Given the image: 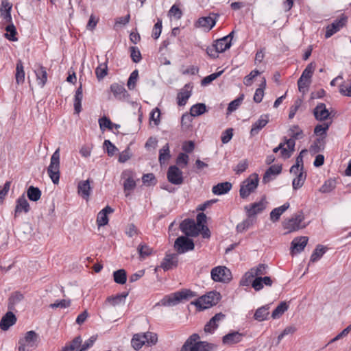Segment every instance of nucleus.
Masks as SVG:
<instances>
[{"label": "nucleus", "instance_id": "nucleus-1", "mask_svg": "<svg viewBox=\"0 0 351 351\" xmlns=\"http://www.w3.org/2000/svg\"><path fill=\"white\" fill-rule=\"evenodd\" d=\"M198 334L191 335L182 346L180 351H211L213 345L206 341H199Z\"/></svg>", "mask_w": 351, "mask_h": 351}, {"label": "nucleus", "instance_id": "nucleus-2", "mask_svg": "<svg viewBox=\"0 0 351 351\" xmlns=\"http://www.w3.org/2000/svg\"><path fill=\"white\" fill-rule=\"evenodd\" d=\"M197 295L190 289H182L165 296L160 302L162 306H172L178 304L183 300H189Z\"/></svg>", "mask_w": 351, "mask_h": 351}, {"label": "nucleus", "instance_id": "nucleus-3", "mask_svg": "<svg viewBox=\"0 0 351 351\" xmlns=\"http://www.w3.org/2000/svg\"><path fill=\"white\" fill-rule=\"evenodd\" d=\"M304 215L302 211L293 214L291 218L286 219L282 223L284 229L287 230V233L298 231L306 227L307 224L304 222Z\"/></svg>", "mask_w": 351, "mask_h": 351}, {"label": "nucleus", "instance_id": "nucleus-4", "mask_svg": "<svg viewBox=\"0 0 351 351\" xmlns=\"http://www.w3.org/2000/svg\"><path fill=\"white\" fill-rule=\"evenodd\" d=\"M47 173L53 184H57L60 180V152L56 149L51 157L50 164L47 168Z\"/></svg>", "mask_w": 351, "mask_h": 351}, {"label": "nucleus", "instance_id": "nucleus-5", "mask_svg": "<svg viewBox=\"0 0 351 351\" xmlns=\"http://www.w3.org/2000/svg\"><path fill=\"white\" fill-rule=\"evenodd\" d=\"M258 180V175L254 173L242 182L239 190L240 197L243 199L247 198L257 188Z\"/></svg>", "mask_w": 351, "mask_h": 351}, {"label": "nucleus", "instance_id": "nucleus-6", "mask_svg": "<svg viewBox=\"0 0 351 351\" xmlns=\"http://www.w3.org/2000/svg\"><path fill=\"white\" fill-rule=\"evenodd\" d=\"M38 336L33 330L28 331L24 338L19 341V351H30L37 347Z\"/></svg>", "mask_w": 351, "mask_h": 351}, {"label": "nucleus", "instance_id": "nucleus-7", "mask_svg": "<svg viewBox=\"0 0 351 351\" xmlns=\"http://www.w3.org/2000/svg\"><path fill=\"white\" fill-rule=\"evenodd\" d=\"M220 300V294L216 291L209 292L207 295L198 298L195 302H192L199 309H206L215 305Z\"/></svg>", "mask_w": 351, "mask_h": 351}, {"label": "nucleus", "instance_id": "nucleus-8", "mask_svg": "<svg viewBox=\"0 0 351 351\" xmlns=\"http://www.w3.org/2000/svg\"><path fill=\"white\" fill-rule=\"evenodd\" d=\"M211 278L215 282H228L232 279L230 270L225 266H217L212 269Z\"/></svg>", "mask_w": 351, "mask_h": 351}, {"label": "nucleus", "instance_id": "nucleus-9", "mask_svg": "<svg viewBox=\"0 0 351 351\" xmlns=\"http://www.w3.org/2000/svg\"><path fill=\"white\" fill-rule=\"evenodd\" d=\"M174 247L178 254H184L186 252L193 250L195 245L192 239L184 236H181L176 239Z\"/></svg>", "mask_w": 351, "mask_h": 351}, {"label": "nucleus", "instance_id": "nucleus-10", "mask_svg": "<svg viewBox=\"0 0 351 351\" xmlns=\"http://www.w3.org/2000/svg\"><path fill=\"white\" fill-rule=\"evenodd\" d=\"M218 16L217 14L210 13L208 16L200 17L195 23V26L209 32L215 25Z\"/></svg>", "mask_w": 351, "mask_h": 351}, {"label": "nucleus", "instance_id": "nucleus-11", "mask_svg": "<svg viewBox=\"0 0 351 351\" xmlns=\"http://www.w3.org/2000/svg\"><path fill=\"white\" fill-rule=\"evenodd\" d=\"M181 231L189 237H196L199 234L200 229L197 227L193 219H186L180 225Z\"/></svg>", "mask_w": 351, "mask_h": 351}, {"label": "nucleus", "instance_id": "nucleus-12", "mask_svg": "<svg viewBox=\"0 0 351 351\" xmlns=\"http://www.w3.org/2000/svg\"><path fill=\"white\" fill-rule=\"evenodd\" d=\"M265 197H263L258 202H255L245 206L247 216L249 218H254L257 214L263 211L266 208Z\"/></svg>", "mask_w": 351, "mask_h": 351}, {"label": "nucleus", "instance_id": "nucleus-13", "mask_svg": "<svg viewBox=\"0 0 351 351\" xmlns=\"http://www.w3.org/2000/svg\"><path fill=\"white\" fill-rule=\"evenodd\" d=\"M167 179L171 184L180 185L184 180L182 171L176 165L170 166L167 171Z\"/></svg>", "mask_w": 351, "mask_h": 351}, {"label": "nucleus", "instance_id": "nucleus-14", "mask_svg": "<svg viewBox=\"0 0 351 351\" xmlns=\"http://www.w3.org/2000/svg\"><path fill=\"white\" fill-rule=\"evenodd\" d=\"M347 18L342 16L340 19L335 20L330 25L326 27L325 33L326 38L331 37L333 34L339 32L343 26L346 25Z\"/></svg>", "mask_w": 351, "mask_h": 351}, {"label": "nucleus", "instance_id": "nucleus-15", "mask_svg": "<svg viewBox=\"0 0 351 351\" xmlns=\"http://www.w3.org/2000/svg\"><path fill=\"white\" fill-rule=\"evenodd\" d=\"M308 239L307 237H295L291 243V254L294 255L302 252L307 245Z\"/></svg>", "mask_w": 351, "mask_h": 351}, {"label": "nucleus", "instance_id": "nucleus-16", "mask_svg": "<svg viewBox=\"0 0 351 351\" xmlns=\"http://www.w3.org/2000/svg\"><path fill=\"white\" fill-rule=\"evenodd\" d=\"M244 337L243 333L238 331H233L224 335L222 338V343L225 346H231L241 342Z\"/></svg>", "mask_w": 351, "mask_h": 351}, {"label": "nucleus", "instance_id": "nucleus-17", "mask_svg": "<svg viewBox=\"0 0 351 351\" xmlns=\"http://www.w3.org/2000/svg\"><path fill=\"white\" fill-rule=\"evenodd\" d=\"M178 258L176 254H166L163 261L160 264V267L164 271H168L178 265Z\"/></svg>", "mask_w": 351, "mask_h": 351}, {"label": "nucleus", "instance_id": "nucleus-18", "mask_svg": "<svg viewBox=\"0 0 351 351\" xmlns=\"http://www.w3.org/2000/svg\"><path fill=\"white\" fill-rule=\"evenodd\" d=\"M30 210V206L24 195L19 197L16 202L14 217H17L21 213H27Z\"/></svg>", "mask_w": 351, "mask_h": 351}, {"label": "nucleus", "instance_id": "nucleus-19", "mask_svg": "<svg viewBox=\"0 0 351 351\" xmlns=\"http://www.w3.org/2000/svg\"><path fill=\"white\" fill-rule=\"evenodd\" d=\"M110 90L114 97L120 101L126 100L130 96L124 86L117 83L111 84Z\"/></svg>", "mask_w": 351, "mask_h": 351}, {"label": "nucleus", "instance_id": "nucleus-20", "mask_svg": "<svg viewBox=\"0 0 351 351\" xmlns=\"http://www.w3.org/2000/svg\"><path fill=\"white\" fill-rule=\"evenodd\" d=\"M269 117L268 114H262L259 119L252 124L250 130L252 136H256L268 123Z\"/></svg>", "mask_w": 351, "mask_h": 351}, {"label": "nucleus", "instance_id": "nucleus-21", "mask_svg": "<svg viewBox=\"0 0 351 351\" xmlns=\"http://www.w3.org/2000/svg\"><path fill=\"white\" fill-rule=\"evenodd\" d=\"M121 176L125 178L123 182V189L125 193V195H129L128 191H132L136 187V182L134 180L132 172L130 171H125L122 173Z\"/></svg>", "mask_w": 351, "mask_h": 351}, {"label": "nucleus", "instance_id": "nucleus-22", "mask_svg": "<svg viewBox=\"0 0 351 351\" xmlns=\"http://www.w3.org/2000/svg\"><path fill=\"white\" fill-rule=\"evenodd\" d=\"M282 171V165H271L265 173L263 178V182L266 184L274 180L276 176L279 175Z\"/></svg>", "mask_w": 351, "mask_h": 351}, {"label": "nucleus", "instance_id": "nucleus-23", "mask_svg": "<svg viewBox=\"0 0 351 351\" xmlns=\"http://www.w3.org/2000/svg\"><path fill=\"white\" fill-rule=\"evenodd\" d=\"M191 88L192 86L190 84H186L184 88L181 89L177 96L178 106H182L186 104L187 100L191 95Z\"/></svg>", "mask_w": 351, "mask_h": 351}, {"label": "nucleus", "instance_id": "nucleus-24", "mask_svg": "<svg viewBox=\"0 0 351 351\" xmlns=\"http://www.w3.org/2000/svg\"><path fill=\"white\" fill-rule=\"evenodd\" d=\"M16 322V317L14 313L10 311L1 318L0 322V328L2 330H7L10 326L14 325Z\"/></svg>", "mask_w": 351, "mask_h": 351}, {"label": "nucleus", "instance_id": "nucleus-25", "mask_svg": "<svg viewBox=\"0 0 351 351\" xmlns=\"http://www.w3.org/2000/svg\"><path fill=\"white\" fill-rule=\"evenodd\" d=\"M91 190L92 188L90 187V180L88 179L86 180L80 181L78 183L77 193L84 199H88Z\"/></svg>", "mask_w": 351, "mask_h": 351}, {"label": "nucleus", "instance_id": "nucleus-26", "mask_svg": "<svg viewBox=\"0 0 351 351\" xmlns=\"http://www.w3.org/2000/svg\"><path fill=\"white\" fill-rule=\"evenodd\" d=\"M313 114L315 119L321 121L327 119L330 116V112L324 103H319L317 105L313 110Z\"/></svg>", "mask_w": 351, "mask_h": 351}, {"label": "nucleus", "instance_id": "nucleus-27", "mask_svg": "<svg viewBox=\"0 0 351 351\" xmlns=\"http://www.w3.org/2000/svg\"><path fill=\"white\" fill-rule=\"evenodd\" d=\"M225 315L219 313L214 315L204 326L205 332L212 333L218 327L217 322L222 320Z\"/></svg>", "mask_w": 351, "mask_h": 351}, {"label": "nucleus", "instance_id": "nucleus-28", "mask_svg": "<svg viewBox=\"0 0 351 351\" xmlns=\"http://www.w3.org/2000/svg\"><path fill=\"white\" fill-rule=\"evenodd\" d=\"M289 203L286 202L281 206L273 209L269 215L270 220L273 222L278 221L280 216L289 208Z\"/></svg>", "mask_w": 351, "mask_h": 351}, {"label": "nucleus", "instance_id": "nucleus-29", "mask_svg": "<svg viewBox=\"0 0 351 351\" xmlns=\"http://www.w3.org/2000/svg\"><path fill=\"white\" fill-rule=\"evenodd\" d=\"M113 209L109 206H106L97 215V223L99 227L104 226L108 223V218L107 215L112 213Z\"/></svg>", "mask_w": 351, "mask_h": 351}, {"label": "nucleus", "instance_id": "nucleus-30", "mask_svg": "<svg viewBox=\"0 0 351 351\" xmlns=\"http://www.w3.org/2000/svg\"><path fill=\"white\" fill-rule=\"evenodd\" d=\"M232 186V184L229 182H221L213 187L212 192L217 195H223L229 192Z\"/></svg>", "mask_w": 351, "mask_h": 351}, {"label": "nucleus", "instance_id": "nucleus-31", "mask_svg": "<svg viewBox=\"0 0 351 351\" xmlns=\"http://www.w3.org/2000/svg\"><path fill=\"white\" fill-rule=\"evenodd\" d=\"M283 143L287 145V148L282 149L281 156L284 159H287L291 157V154L295 151V140L293 138H290L289 139H285Z\"/></svg>", "mask_w": 351, "mask_h": 351}, {"label": "nucleus", "instance_id": "nucleus-32", "mask_svg": "<svg viewBox=\"0 0 351 351\" xmlns=\"http://www.w3.org/2000/svg\"><path fill=\"white\" fill-rule=\"evenodd\" d=\"M83 99V90L82 84L77 88L74 96V110L75 112L79 114L82 110V101Z\"/></svg>", "mask_w": 351, "mask_h": 351}, {"label": "nucleus", "instance_id": "nucleus-33", "mask_svg": "<svg viewBox=\"0 0 351 351\" xmlns=\"http://www.w3.org/2000/svg\"><path fill=\"white\" fill-rule=\"evenodd\" d=\"M12 7V4H10L7 0L2 1L0 12L1 16L6 22L12 21V16L10 13Z\"/></svg>", "mask_w": 351, "mask_h": 351}, {"label": "nucleus", "instance_id": "nucleus-34", "mask_svg": "<svg viewBox=\"0 0 351 351\" xmlns=\"http://www.w3.org/2000/svg\"><path fill=\"white\" fill-rule=\"evenodd\" d=\"M144 333L134 334L131 339L132 347L135 350H140L143 345L146 344Z\"/></svg>", "mask_w": 351, "mask_h": 351}, {"label": "nucleus", "instance_id": "nucleus-35", "mask_svg": "<svg viewBox=\"0 0 351 351\" xmlns=\"http://www.w3.org/2000/svg\"><path fill=\"white\" fill-rule=\"evenodd\" d=\"M24 298V296L22 293L19 291H16L13 293L8 299V308L10 311H14L15 306L20 302H21Z\"/></svg>", "mask_w": 351, "mask_h": 351}, {"label": "nucleus", "instance_id": "nucleus-36", "mask_svg": "<svg viewBox=\"0 0 351 351\" xmlns=\"http://www.w3.org/2000/svg\"><path fill=\"white\" fill-rule=\"evenodd\" d=\"M25 71L22 61L19 60L16 65L15 80L17 84H22L25 82Z\"/></svg>", "mask_w": 351, "mask_h": 351}, {"label": "nucleus", "instance_id": "nucleus-37", "mask_svg": "<svg viewBox=\"0 0 351 351\" xmlns=\"http://www.w3.org/2000/svg\"><path fill=\"white\" fill-rule=\"evenodd\" d=\"M296 175V178L292 182V186L294 190L300 189L306 180V173L304 170H300Z\"/></svg>", "mask_w": 351, "mask_h": 351}, {"label": "nucleus", "instance_id": "nucleus-38", "mask_svg": "<svg viewBox=\"0 0 351 351\" xmlns=\"http://www.w3.org/2000/svg\"><path fill=\"white\" fill-rule=\"evenodd\" d=\"M36 80L38 85L43 87L47 80V73L46 69L43 66H39L38 69L35 71Z\"/></svg>", "mask_w": 351, "mask_h": 351}, {"label": "nucleus", "instance_id": "nucleus-39", "mask_svg": "<svg viewBox=\"0 0 351 351\" xmlns=\"http://www.w3.org/2000/svg\"><path fill=\"white\" fill-rule=\"evenodd\" d=\"M305 152H306V149H303L297 156L295 164L291 167L290 173L297 174L300 170H304L302 154Z\"/></svg>", "mask_w": 351, "mask_h": 351}, {"label": "nucleus", "instance_id": "nucleus-40", "mask_svg": "<svg viewBox=\"0 0 351 351\" xmlns=\"http://www.w3.org/2000/svg\"><path fill=\"white\" fill-rule=\"evenodd\" d=\"M214 43L215 44L217 49L220 53L224 52L232 45V43L228 40L227 37H223L221 38L217 39L214 42Z\"/></svg>", "mask_w": 351, "mask_h": 351}, {"label": "nucleus", "instance_id": "nucleus-41", "mask_svg": "<svg viewBox=\"0 0 351 351\" xmlns=\"http://www.w3.org/2000/svg\"><path fill=\"white\" fill-rule=\"evenodd\" d=\"M269 315V306H263L258 308L254 315V317L256 320L258 322H262L267 319Z\"/></svg>", "mask_w": 351, "mask_h": 351}, {"label": "nucleus", "instance_id": "nucleus-42", "mask_svg": "<svg viewBox=\"0 0 351 351\" xmlns=\"http://www.w3.org/2000/svg\"><path fill=\"white\" fill-rule=\"evenodd\" d=\"M108 60L100 63L95 69V75L99 81L103 80L108 74Z\"/></svg>", "mask_w": 351, "mask_h": 351}, {"label": "nucleus", "instance_id": "nucleus-43", "mask_svg": "<svg viewBox=\"0 0 351 351\" xmlns=\"http://www.w3.org/2000/svg\"><path fill=\"white\" fill-rule=\"evenodd\" d=\"M27 195L29 200L37 202L41 197V191L34 186H30L27 191Z\"/></svg>", "mask_w": 351, "mask_h": 351}, {"label": "nucleus", "instance_id": "nucleus-44", "mask_svg": "<svg viewBox=\"0 0 351 351\" xmlns=\"http://www.w3.org/2000/svg\"><path fill=\"white\" fill-rule=\"evenodd\" d=\"M330 127V123H324L323 124H318L315 127L314 133L315 135L319 136V138H322V141L326 136V132Z\"/></svg>", "mask_w": 351, "mask_h": 351}, {"label": "nucleus", "instance_id": "nucleus-45", "mask_svg": "<svg viewBox=\"0 0 351 351\" xmlns=\"http://www.w3.org/2000/svg\"><path fill=\"white\" fill-rule=\"evenodd\" d=\"M206 112V106L204 104L198 103L191 106L190 109V114L191 117H197L202 115Z\"/></svg>", "mask_w": 351, "mask_h": 351}, {"label": "nucleus", "instance_id": "nucleus-46", "mask_svg": "<svg viewBox=\"0 0 351 351\" xmlns=\"http://www.w3.org/2000/svg\"><path fill=\"white\" fill-rule=\"evenodd\" d=\"M113 278L116 283L124 285L127 281L126 271L123 269L117 270L113 273Z\"/></svg>", "mask_w": 351, "mask_h": 351}, {"label": "nucleus", "instance_id": "nucleus-47", "mask_svg": "<svg viewBox=\"0 0 351 351\" xmlns=\"http://www.w3.org/2000/svg\"><path fill=\"white\" fill-rule=\"evenodd\" d=\"M288 305L285 302H280L278 306L273 311L271 317L273 319L279 318L287 310Z\"/></svg>", "mask_w": 351, "mask_h": 351}, {"label": "nucleus", "instance_id": "nucleus-48", "mask_svg": "<svg viewBox=\"0 0 351 351\" xmlns=\"http://www.w3.org/2000/svg\"><path fill=\"white\" fill-rule=\"evenodd\" d=\"M268 266L265 264H259L250 269L254 277H262L267 274Z\"/></svg>", "mask_w": 351, "mask_h": 351}, {"label": "nucleus", "instance_id": "nucleus-49", "mask_svg": "<svg viewBox=\"0 0 351 351\" xmlns=\"http://www.w3.org/2000/svg\"><path fill=\"white\" fill-rule=\"evenodd\" d=\"M326 252V248L321 245H318L315 250L313 252L311 256V262L317 261Z\"/></svg>", "mask_w": 351, "mask_h": 351}, {"label": "nucleus", "instance_id": "nucleus-50", "mask_svg": "<svg viewBox=\"0 0 351 351\" xmlns=\"http://www.w3.org/2000/svg\"><path fill=\"white\" fill-rule=\"evenodd\" d=\"M128 295V293H122L121 294H118L115 296L108 297L107 298V302L112 306H116L121 302H124Z\"/></svg>", "mask_w": 351, "mask_h": 351}, {"label": "nucleus", "instance_id": "nucleus-51", "mask_svg": "<svg viewBox=\"0 0 351 351\" xmlns=\"http://www.w3.org/2000/svg\"><path fill=\"white\" fill-rule=\"evenodd\" d=\"M138 252L141 258H145L149 256H150L152 252V248L149 247L145 243H141L137 247Z\"/></svg>", "mask_w": 351, "mask_h": 351}, {"label": "nucleus", "instance_id": "nucleus-52", "mask_svg": "<svg viewBox=\"0 0 351 351\" xmlns=\"http://www.w3.org/2000/svg\"><path fill=\"white\" fill-rule=\"evenodd\" d=\"M336 186V181L333 179L326 180L320 187L319 191L323 193H328L335 189Z\"/></svg>", "mask_w": 351, "mask_h": 351}, {"label": "nucleus", "instance_id": "nucleus-53", "mask_svg": "<svg viewBox=\"0 0 351 351\" xmlns=\"http://www.w3.org/2000/svg\"><path fill=\"white\" fill-rule=\"evenodd\" d=\"M170 158L169 153V144L167 143L165 145L162 147L161 149H160L159 153V161L160 164L165 163L167 160H168Z\"/></svg>", "mask_w": 351, "mask_h": 351}, {"label": "nucleus", "instance_id": "nucleus-54", "mask_svg": "<svg viewBox=\"0 0 351 351\" xmlns=\"http://www.w3.org/2000/svg\"><path fill=\"white\" fill-rule=\"evenodd\" d=\"M315 69V64L313 62L308 64L305 69L303 71L300 77L302 79H307L311 80V78L313 74Z\"/></svg>", "mask_w": 351, "mask_h": 351}, {"label": "nucleus", "instance_id": "nucleus-55", "mask_svg": "<svg viewBox=\"0 0 351 351\" xmlns=\"http://www.w3.org/2000/svg\"><path fill=\"white\" fill-rule=\"evenodd\" d=\"M7 33L5 34V38L12 41L17 40L16 37V30L15 26L11 23L5 27Z\"/></svg>", "mask_w": 351, "mask_h": 351}, {"label": "nucleus", "instance_id": "nucleus-56", "mask_svg": "<svg viewBox=\"0 0 351 351\" xmlns=\"http://www.w3.org/2000/svg\"><path fill=\"white\" fill-rule=\"evenodd\" d=\"M253 223H254V219L249 218L247 217V219H246L245 220L243 221L241 223H239L237 226V232H242L246 230L250 226H252Z\"/></svg>", "mask_w": 351, "mask_h": 351}, {"label": "nucleus", "instance_id": "nucleus-57", "mask_svg": "<svg viewBox=\"0 0 351 351\" xmlns=\"http://www.w3.org/2000/svg\"><path fill=\"white\" fill-rule=\"evenodd\" d=\"M138 77V70L133 71L128 80L127 86L130 90H133L136 86V83Z\"/></svg>", "mask_w": 351, "mask_h": 351}, {"label": "nucleus", "instance_id": "nucleus-58", "mask_svg": "<svg viewBox=\"0 0 351 351\" xmlns=\"http://www.w3.org/2000/svg\"><path fill=\"white\" fill-rule=\"evenodd\" d=\"M145 343L147 346L155 345L158 341V336L156 333L152 332H144Z\"/></svg>", "mask_w": 351, "mask_h": 351}, {"label": "nucleus", "instance_id": "nucleus-59", "mask_svg": "<svg viewBox=\"0 0 351 351\" xmlns=\"http://www.w3.org/2000/svg\"><path fill=\"white\" fill-rule=\"evenodd\" d=\"M311 80L307 79H302V77H300L298 80V90L300 92L304 94L307 90L308 88L310 85Z\"/></svg>", "mask_w": 351, "mask_h": 351}, {"label": "nucleus", "instance_id": "nucleus-60", "mask_svg": "<svg viewBox=\"0 0 351 351\" xmlns=\"http://www.w3.org/2000/svg\"><path fill=\"white\" fill-rule=\"evenodd\" d=\"M130 51L131 58L134 62L138 63L141 60V53L136 47H130Z\"/></svg>", "mask_w": 351, "mask_h": 351}, {"label": "nucleus", "instance_id": "nucleus-61", "mask_svg": "<svg viewBox=\"0 0 351 351\" xmlns=\"http://www.w3.org/2000/svg\"><path fill=\"white\" fill-rule=\"evenodd\" d=\"M243 98L244 95H241L238 98L232 101L228 105V111L229 112H232L236 110L238 108V107L241 105L242 101L243 100Z\"/></svg>", "mask_w": 351, "mask_h": 351}, {"label": "nucleus", "instance_id": "nucleus-62", "mask_svg": "<svg viewBox=\"0 0 351 351\" xmlns=\"http://www.w3.org/2000/svg\"><path fill=\"white\" fill-rule=\"evenodd\" d=\"M260 73H261V72L256 69L252 71L249 75H247V76H245L244 77V80H243L244 84L247 86H251L252 84L253 80L257 75H258Z\"/></svg>", "mask_w": 351, "mask_h": 351}, {"label": "nucleus", "instance_id": "nucleus-63", "mask_svg": "<svg viewBox=\"0 0 351 351\" xmlns=\"http://www.w3.org/2000/svg\"><path fill=\"white\" fill-rule=\"evenodd\" d=\"M162 32V19H158L157 22L154 25L152 29V37L154 39H158L160 36Z\"/></svg>", "mask_w": 351, "mask_h": 351}, {"label": "nucleus", "instance_id": "nucleus-64", "mask_svg": "<svg viewBox=\"0 0 351 351\" xmlns=\"http://www.w3.org/2000/svg\"><path fill=\"white\" fill-rule=\"evenodd\" d=\"M289 130L291 132V138H293L295 140L302 138L303 132L300 129L298 125H293Z\"/></svg>", "mask_w": 351, "mask_h": 351}]
</instances>
